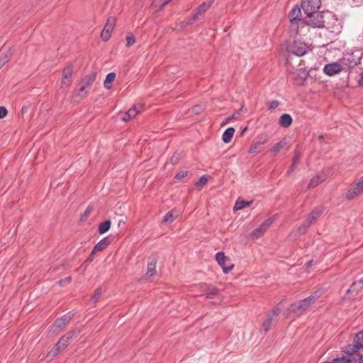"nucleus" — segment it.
<instances>
[{"instance_id": "59", "label": "nucleus", "mask_w": 363, "mask_h": 363, "mask_svg": "<svg viewBox=\"0 0 363 363\" xmlns=\"http://www.w3.org/2000/svg\"><path fill=\"white\" fill-rule=\"evenodd\" d=\"M312 262H313V260H310L309 262H308V263H307L308 267H311L312 265Z\"/></svg>"}, {"instance_id": "43", "label": "nucleus", "mask_w": 363, "mask_h": 363, "mask_svg": "<svg viewBox=\"0 0 363 363\" xmlns=\"http://www.w3.org/2000/svg\"><path fill=\"white\" fill-rule=\"evenodd\" d=\"M206 184H207V179L204 176H202L201 177H200L198 181L196 182L195 186H204Z\"/></svg>"}, {"instance_id": "14", "label": "nucleus", "mask_w": 363, "mask_h": 363, "mask_svg": "<svg viewBox=\"0 0 363 363\" xmlns=\"http://www.w3.org/2000/svg\"><path fill=\"white\" fill-rule=\"evenodd\" d=\"M113 241V237L111 235L103 238L94 247L92 254L104 250Z\"/></svg>"}, {"instance_id": "38", "label": "nucleus", "mask_w": 363, "mask_h": 363, "mask_svg": "<svg viewBox=\"0 0 363 363\" xmlns=\"http://www.w3.org/2000/svg\"><path fill=\"white\" fill-rule=\"evenodd\" d=\"M79 89L77 90V95L81 98H84L87 94V88L79 84Z\"/></svg>"}, {"instance_id": "35", "label": "nucleus", "mask_w": 363, "mask_h": 363, "mask_svg": "<svg viewBox=\"0 0 363 363\" xmlns=\"http://www.w3.org/2000/svg\"><path fill=\"white\" fill-rule=\"evenodd\" d=\"M273 318L271 315H269L267 319L263 323V328L264 330L267 333L269 330L272 323Z\"/></svg>"}, {"instance_id": "54", "label": "nucleus", "mask_w": 363, "mask_h": 363, "mask_svg": "<svg viewBox=\"0 0 363 363\" xmlns=\"http://www.w3.org/2000/svg\"><path fill=\"white\" fill-rule=\"evenodd\" d=\"M161 2V6L163 7L167 5L171 0H160Z\"/></svg>"}, {"instance_id": "20", "label": "nucleus", "mask_w": 363, "mask_h": 363, "mask_svg": "<svg viewBox=\"0 0 363 363\" xmlns=\"http://www.w3.org/2000/svg\"><path fill=\"white\" fill-rule=\"evenodd\" d=\"M292 122H293L292 117L288 113L282 114L280 116L279 121L280 126H281L283 128L289 127L291 125Z\"/></svg>"}, {"instance_id": "9", "label": "nucleus", "mask_w": 363, "mask_h": 363, "mask_svg": "<svg viewBox=\"0 0 363 363\" xmlns=\"http://www.w3.org/2000/svg\"><path fill=\"white\" fill-rule=\"evenodd\" d=\"M353 345H348L345 348V352L349 354L355 353L360 348H363V330L359 332L354 337Z\"/></svg>"}, {"instance_id": "23", "label": "nucleus", "mask_w": 363, "mask_h": 363, "mask_svg": "<svg viewBox=\"0 0 363 363\" xmlns=\"http://www.w3.org/2000/svg\"><path fill=\"white\" fill-rule=\"evenodd\" d=\"M144 105L143 104H135L130 108L128 112V116H130L132 118H134L138 113H140L143 109Z\"/></svg>"}, {"instance_id": "12", "label": "nucleus", "mask_w": 363, "mask_h": 363, "mask_svg": "<svg viewBox=\"0 0 363 363\" xmlns=\"http://www.w3.org/2000/svg\"><path fill=\"white\" fill-rule=\"evenodd\" d=\"M273 221L274 220L272 218H267L258 228H255L252 232L251 235L256 238L262 236L267 231L268 228L272 224Z\"/></svg>"}, {"instance_id": "26", "label": "nucleus", "mask_w": 363, "mask_h": 363, "mask_svg": "<svg viewBox=\"0 0 363 363\" xmlns=\"http://www.w3.org/2000/svg\"><path fill=\"white\" fill-rule=\"evenodd\" d=\"M218 296V289L216 286H208L205 294L206 298L211 299Z\"/></svg>"}, {"instance_id": "31", "label": "nucleus", "mask_w": 363, "mask_h": 363, "mask_svg": "<svg viewBox=\"0 0 363 363\" xmlns=\"http://www.w3.org/2000/svg\"><path fill=\"white\" fill-rule=\"evenodd\" d=\"M177 216H174L173 211H168L163 217L162 218V223H172L176 218Z\"/></svg>"}, {"instance_id": "22", "label": "nucleus", "mask_w": 363, "mask_h": 363, "mask_svg": "<svg viewBox=\"0 0 363 363\" xmlns=\"http://www.w3.org/2000/svg\"><path fill=\"white\" fill-rule=\"evenodd\" d=\"M235 128L233 127L228 128L222 135V140L224 143H228L231 141L234 133H235Z\"/></svg>"}, {"instance_id": "28", "label": "nucleus", "mask_w": 363, "mask_h": 363, "mask_svg": "<svg viewBox=\"0 0 363 363\" xmlns=\"http://www.w3.org/2000/svg\"><path fill=\"white\" fill-rule=\"evenodd\" d=\"M323 294V290L321 289H318L315 291L311 296L307 297L308 301H309L311 305H313L316 300H318Z\"/></svg>"}, {"instance_id": "25", "label": "nucleus", "mask_w": 363, "mask_h": 363, "mask_svg": "<svg viewBox=\"0 0 363 363\" xmlns=\"http://www.w3.org/2000/svg\"><path fill=\"white\" fill-rule=\"evenodd\" d=\"M79 333L80 329L79 328H75L65 333L63 335V337L66 340H67L69 342L73 340L74 337H77Z\"/></svg>"}, {"instance_id": "1", "label": "nucleus", "mask_w": 363, "mask_h": 363, "mask_svg": "<svg viewBox=\"0 0 363 363\" xmlns=\"http://www.w3.org/2000/svg\"><path fill=\"white\" fill-rule=\"evenodd\" d=\"M303 23L314 28H323L325 23L323 12L318 11L313 12V13L306 14L303 19Z\"/></svg>"}, {"instance_id": "58", "label": "nucleus", "mask_w": 363, "mask_h": 363, "mask_svg": "<svg viewBox=\"0 0 363 363\" xmlns=\"http://www.w3.org/2000/svg\"><path fill=\"white\" fill-rule=\"evenodd\" d=\"M122 223H125V221H124L123 220H120L118 221V226H120Z\"/></svg>"}, {"instance_id": "53", "label": "nucleus", "mask_w": 363, "mask_h": 363, "mask_svg": "<svg viewBox=\"0 0 363 363\" xmlns=\"http://www.w3.org/2000/svg\"><path fill=\"white\" fill-rule=\"evenodd\" d=\"M259 144H264L267 141V137L266 136H259Z\"/></svg>"}, {"instance_id": "56", "label": "nucleus", "mask_w": 363, "mask_h": 363, "mask_svg": "<svg viewBox=\"0 0 363 363\" xmlns=\"http://www.w3.org/2000/svg\"><path fill=\"white\" fill-rule=\"evenodd\" d=\"M90 211H91V208L90 207H88L86 211H85V215L86 216H88L89 213H90Z\"/></svg>"}, {"instance_id": "46", "label": "nucleus", "mask_w": 363, "mask_h": 363, "mask_svg": "<svg viewBox=\"0 0 363 363\" xmlns=\"http://www.w3.org/2000/svg\"><path fill=\"white\" fill-rule=\"evenodd\" d=\"M180 159V156L177 153H174L170 158V162L172 164H176Z\"/></svg>"}, {"instance_id": "5", "label": "nucleus", "mask_w": 363, "mask_h": 363, "mask_svg": "<svg viewBox=\"0 0 363 363\" xmlns=\"http://www.w3.org/2000/svg\"><path fill=\"white\" fill-rule=\"evenodd\" d=\"M361 59L362 54L359 53V52L347 53L342 57V63L349 68H353L360 62Z\"/></svg>"}, {"instance_id": "44", "label": "nucleus", "mask_w": 363, "mask_h": 363, "mask_svg": "<svg viewBox=\"0 0 363 363\" xmlns=\"http://www.w3.org/2000/svg\"><path fill=\"white\" fill-rule=\"evenodd\" d=\"M62 350H64L68 345L69 342L66 340L62 336L57 342Z\"/></svg>"}, {"instance_id": "15", "label": "nucleus", "mask_w": 363, "mask_h": 363, "mask_svg": "<svg viewBox=\"0 0 363 363\" xmlns=\"http://www.w3.org/2000/svg\"><path fill=\"white\" fill-rule=\"evenodd\" d=\"M323 211V206H320L314 208L313 210L310 213V214L306 219L307 224H310L311 225L315 220H317L320 217Z\"/></svg>"}, {"instance_id": "40", "label": "nucleus", "mask_w": 363, "mask_h": 363, "mask_svg": "<svg viewBox=\"0 0 363 363\" xmlns=\"http://www.w3.org/2000/svg\"><path fill=\"white\" fill-rule=\"evenodd\" d=\"M351 361L346 357H342L334 359L330 363H350Z\"/></svg>"}, {"instance_id": "10", "label": "nucleus", "mask_w": 363, "mask_h": 363, "mask_svg": "<svg viewBox=\"0 0 363 363\" xmlns=\"http://www.w3.org/2000/svg\"><path fill=\"white\" fill-rule=\"evenodd\" d=\"M363 289V279H361L358 281H354L351 286L347 290L346 296L344 297V299H350L351 297L349 296L350 294H352V298L356 296Z\"/></svg>"}, {"instance_id": "24", "label": "nucleus", "mask_w": 363, "mask_h": 363, "mask_svg": "<svg viewBox=\"0 0 363 363\" xmlns=\"http://www.w3.org/2000/svg\"><path fill=\"white\" fill-rule=\"evenodd\" d=\"M252 203V201H245L242 200L240 198L235 201V206L233 207L234 211H238L242 209L247 206H249Z\"/></svg>"}, {"instance_id": "27", "label": "nucleus", "mask_w": 363, "mask_h": 363, "mask_svg": "<svg viewBox=\"0 0 363 363\" xmlns=\"http://www.w3.org/2000/svg\"><path fill=\"white\" fill-rule=\"evenodd\" d=\"M111 221L110 220H106L101 223L99 225V233L102 235L108 232L111 228Z\"/></svg>"}, {"instance_id": "16", "label": "nucleus", "mask_w": 363, "mask_h": 363, "mask_svg": "<svg viewBox=\"0 0 363 363\" xmlns=\"http://www.w3.org/2000/svg\"><path fill=\"white\" fill-rule=\"evenodd\" d=\"M342 69V67L341 64L334 62L330 63L325 65L323 68L324 72L328 75L332 76L340 72H341Z\"/></svg>"}, {"instance_id": "18", "label": "nucleus", "mask_w": 363, "mask_h": 363, "mask_svg": "<svg viewBox=\"0 0 363 363\" xmlns=\"http://www.w3.org/2000/svg\"><path fill=\"white\" fill-rule=\"evenodd\" d=\"M157 263V259L155 256L149 257L147 266L146 274L149 277H152L156 274V266Z\"/></svg>"}, {"instance_id": "42", "label": "nucleus", "mask_w": 363, "mask_h": 363, "mask_svg": "<svg viewBox=\"0 0 363 363\" xmlns=\"http://www.w3.org/2000/svg\"><path fill=\"white\" fill-rule=\"evenodd\" d=\"M188 174H189L188 171H181L175 175L174 178L177 180H181V179L185 178L186 177H187Z\"/></svg>"}, {"instance_id": "19", "label": "nucleus", "mask_w": 363, "mask_h": 363, "mask_svg": "<svg viewBox=\"0 0 363 363\" xmlns=\"http://www.w3.org/2000/svg\"><path fill=\"white\" fill-rule=\"evenodd\" d=\"M96 74L95 72H91L87 75H86L80 82V84H82L87 89L91 86V84L96 80Z\"/></svg>"}, {"instance_id": "60", "label": "nucleus", "mask_w": 363, "mask_h": 363, "mask_svg": "<svg viewBox=\"0 0 363 363\" xmlns=\"http://www.w3.org/2000/svg\"><path fill=\"white\" fill-rule=\"evenodd\" d=\"M220 303V298H219V300L218 301V302H216V303L219 304Z\"/></svg>"}, {"instance_id": "4", "label": "nucleus", "mask_w": 363, "mask_h": 363, "mask_svg": "<svg viewBox=\"0 0 363 363\" xmlns=\"http://www.w3.org/2000/svg\"><path fill=\"white\" fill-rule=\"evenodd\" d=\"M311 306V303L308 301V299L306 298L303 300L291 304L289 308V311L290 313L299 316L302 315Z\"/></svg>"}, {"instance_id": "2", "label": "nucleus", "mask_w": 363, "mask_h": 363, "mask_svg": "<svg viewBox=\"0 0 363 363\" xmlns=\"http://www.w3.org/2000/svg\"><path fill=\"white\" fill-rule=\"evenodd\" d=\"M286 50L289 52L294 55L302 57L307 53L309 50V47L303 42L294 40L287 45Z\"/></svg>"}, {"instance_id": "29", "label": "nucleus", "mask_w": 363, "mask_h": 363, "mask_svg": "<svg viewBox=\"0 0 363 363\" xmlns=\"http://www.w3.org/2000/svg\"><path fill=\"white\" fill-rule=\"evenodd\" d=\"M116 78V74L114 72L108 73L104 82V87L107 89H109L112 86V82L114 81Z\"/></svg>"}, {"instance_id": "37", "label": "nucleus", "mask_w": 363, "mask_h": 363, "mask_svg": "<svg viewBox=\"0 0 363 363\" xmlns=\"http://www.w3.org/2000/svg\"><path fill=\"white\" fill-rule=\"evenodd\" d=\"M101 294H102L101 288H98L95 291L94 295L91 297L90 301L94 302V303L96 302L100 298Z\"/></svg>"}, {"instance_id": "39", "label": "nucleus", "mask_w": 363, "mask_h": 363, "mask_svg": "<svg viewBox=\"0 0 363 363\" xmlns=\"http://www.w3.org/2000/svg\"><path fill=\"white\" fill-rule=\"evenodd\" d=\"M311 226L310 224H307V222L305 220L303 224L299 226V228H298V232L300 233V234H305L306 230Z\"/></svg>"}, {"instance_id": "3", "label": "nucleus", "mask_w": 363, "mask_h": 363, "mask_svg": "<svg viewBox=\"0 0 363 363\" xmlns=\"http://www.w3.org/2000/svg\"><path fill=\"white\" fill-rule=\"evenodd\" d=\"M214 0H209L206 2L202 3L201 5L198 6V8L194 11L193 16L186 20V25H191L194 21L199 20L201 17L203 16L206 11L211 8L213 5Z\"/></svg>"}, {"instance_id": "30", "label": "nucleus", "mask_w": 363, "mask_h": 363, "mask_svg": "<svg viewBox=\"0 0 363 363\" xmlns=\"http://www.w3.org/2000/svg\"><path fill=\"white\" fill-rule=\"evenodd\" d=\"M286 145V140H281L279 143H276L272 148L271 151L276 155L278 153L284 146Z\"/></svg>"}, {"instance_id": "13", "label": "nucleus", "mask_w": 363, "mask_h": 363, "mask_svg": "<svg viewBox=\"0 0 363 363\" xmlns=\"http://www.w3.org/2000/svg\"><path fill=\"white\" fill-rule=\"evenodd\" d=\"M73 74V66L71 64L67 65L62 71V87L63 85L68 86L72 82Z\"/></svg>"}, {"instance_id": "6", "label": "nucleus", "mask_w": 363, "mask_h": 363, "mask_svg": "<svg viewBox=\"0 0 363 363\" xmlns=\"http://www.w3.org/2000/svg\"><path fill=\"white\" fill-rule=\"evenodd\" d=\"M321 6V0H302L301 9L304 13H313V12L318 11Z\"/></svg>"}, {"instance_id": "48", "label": "nucleus", "mask_w": 363, "mask_h": 363, "mask_svg": "<svg viewBox=\"0 0 363 363\" xmlns=\"http://www.w3.org/2000/svg\"><path fill=\"white\" fill-rule=\"evenodd\" d=\"M8 114V111L4 106H0V119L4 118Z\"/></svg>"}, {"instance_id": "8", "label": "nucleus", "mask_w": 363, "mask_h": 363, "mask_svg": "<svg viewBox=\"0 0 363 363\" xmlns=\"http://www.w3.org/2000/svg\"><path fill=\"white\" fill-rule=\"evenodd\" d=\"M116 19L115 17L110 16L106 21V23L101 31V38L104 41H108L111 36L112 32L116 26Z\"/></svg>"}, {"instance_id": "17", "label": "nucleus", "mask_w": 363, "mask_h": 363, "mask_svg": "<svg viewBox=\"0 0 363 363\" xmlns=\"http://www.w3.org/2000/svg\"><path fill=\"white\" fill-rule=\"evenodd\" d=\"M301 10L298 5H295L289 12V17L291 23H298L301 21Z\"/></svg>"}, {"instance_id": "32", "label": "nucleus", "mask_w": 363, "mask_h": 363, "mask_svg": "<svg viewBox=\"0 0 363 363\" xmlns=\"http://www.w3.org/2000/svg\"><path fill=\"white\" fill-rule=\"evenodd\" d=\"M243 108H244V106H242L241 108L238 111H236L233 115H231V116H228V118H226L221 123V125L223 126V125H226L231 119L235 118L238 115H240V112L243 111Z\"/></svg>"}, {"instance_id": "41", "label": "nucleus", "mask_w": 363, "mask_h": 363, "mask_svg": "<svg viewBox=\"0 0 363 363\" xmlns=\"http://www.w3.org/2000/svg\"><path fill=\"white\" fill-rule=\"evenodd\" d=\"M301 157V152L297 150H295L294 155L292 159V163L297 164L300 162Z\"/></svg>"}, {"instance_id": "51", "label": "nucleus", "mask_w": 363, "mask_h": 363, "mask_svg": "<svg viewBox=\"0 0 363 363\" xmlns=\"http://www.w3.org/2000/svg\"><path fill=\"white\" fill-rule=\"evenodd\" d=\"M130 119H132V118L130 117V116H128V112H125L124 116L122 118V121H125V122H127L128 121H130Z\"/></svg>"}, {"instance_id": "7", "label": "nucleus", "mask_w": 363, "mask_h": 363, "mask_svg": "<svg viewBox=\"0 0 363 363\" xmlns=\"http://www.w3.org/2000/svg\"><path fill=\"white\" fill-rule=\"evenodd\" d=\"M216 259L218 264L222 267L225 274L228 273L234 267V264L230 262V258L225 256L223 252L216 253Z\"/></svg>"}, {"instance_id": "61", "label": "nucleus", "mask_w": 363, "mask_h": 363, "mask_svg": "<svg viewBox=\"0 0 363 363\" xmlns=\"http://www.w3.org/2000/svg\"><path fill=\"white\" fill-rule=\"evenodd\" d=\"M3 65L0 62V69L2 67Z\"/></svg>"}, {"instance_id": "55", "label": "nucleus", "mask_w": 363, "mask_h": 363, "mask_svg": "<svg viewBox=\"0 0 363 363\" xmlns=\"http://www.w3.org/2000/svg\"><path fill=\"white\" fill-rule=\"evenodd\" d=\"M94 254H92V252H91V255L87 258V262H91L93 260V259H94Z\"/></svg>"}, {"instance_id": "49", "label": "nucleus", "mask_w": 363, "mask_h": 363, "mask_svg": "<svg viewBox=\"0 0 363 363\" xmlns=\"http://www.w3.org/2000/svg\"><path fill=\"white\" fill-rule=\"evenodd\" d=\"M279 312L280 309L278 307H274L272 310V314L270 315L272 316V318H274V317H276L279 315Z\"/></svg>"}, {"instance_id": "34", "label": "nucleus", "mask_w": 363, "mask_h": 363, "mask_svg": "<svg viewBox=\"0 0 363 363\" xmlns=\"http://www.w3.org/2000/svg\"><path fill=\"white\" fill-rule=\"evenodd\" d=\"M320 182H321V180L318 175L313 177L311 179V181L308 185V188H315L320 183Z\"/></svg>"}, {"instance_id": "57", "label": "nucleus", "mask_w": 363, "mask_h": 363, "mask_svg": "<svg viewBox=\"0 0 363 363\" xmlns=\"http://www.w3.org/2000/svg\"><path fill=\"white\" fill-rule=\"evenodd\" d=\"M360 77H361V79L359 81V84L362 85L363 83V73L361 74Z\"/></svg>"}, {"instance_id": "21", "label": "nucleus", "mask_w": 363, "mask_h": 363, "mask_svg": "<svg viewBox=\"0 0 363 363\" xmlns=\"http://www.w3.org/2000/svg\"><path fill=\"white\" fill-rule=\"evenodd\" d=\"M362 193H363V190H360L359 185L356 184L354 186L348 190L346 198L349 200H352Z\"/></svg>"}, {"instance_id": "11", "label": "nucleus", "mask_w": 363, "mask_h": 363, "mask_svg": "<svg viewBox=\"0 0 363 363\" xmlns=\"http://www.w3.org/2000/svg\"><path fill=\"white\" fill-rule=\"evenodd\" d=\"M74 316V314L72 313H67V314H65L60 318H57L55 323L52 325V328L55 330V329L59 328L62 329L64 328L67 325V324L70 322V320L72 319Z\"/></svg>"}, {"instance_id": "50", "label": "nucleus", "mask_w": 363, "mask_h": 363, "mask_svg": "<svg viewBox=\"0 0 363 363\" xmlns=\"http://www.w3.org/2000/svg\"><path fill=\"white\" fill-rule=\"evenodd\" d=\"M296 164H294V163H291V166L289 167V170L287 172V174H290L291 173H292L293 172H294V170L296 169Z\"/></svg>"}, {"instance_id": "52", "label": "nucleus", "mask_w": 363, "mask_h": 363, "mask_svg": "<svg viewBox=\"0 0 363 363\" xmlns=\"http://www.w3.org/2000/svg\"><path fill=\"white\" fill-rule=\"evenodd\" d=\"M257 152V144L252 145L250 147L249 152Z\"/></svg>"}, {"instance_id": "47", "label": "nucleus", "mask_w": 363, "mask_h": 363, "mask_svg": "<svg viewBox=\"0 0 363 363\" xmlns=\"http://www.w3.org/2000/svg\"><path fill=\"white\" fill-rule=\"evenodd\" d=\"M71 279H72L71 277H67L65 279H60L58 281V284L60 286H65L66 284H69L71 281Z\"/></svg>"}, {"instance_id": "33", "label": "nucleus", "mask_w": 363, "mask_h": 363, "mask_svg": "<svg viewBox=\"0 0 363 363\" xmlns=\"http://www.w3.org/2000/svg\"><path fill=\"white\" fill-rule=\"evenodd\" d=\"M126 47L130 48L135 43V38L132 33H128L126 35Z\"/></svg>"}, {"instance_id": "45", "label": "nucleus", "mask_w": 363, "mask_h": 363, "mask_svg": "<svg viewBox=\"0 0 363 363\" xmlns=\"http://www.w3.org/2000/svg\"><path fill=\"white\" fill-rule=\"evenodd\" d=\"M279 101L277 100H274L269 103L268 108L269 109H275L279 106Z\"/></svg>"}, {"instance_id": "62", "label": "nucleus", "mask_w": 363, "mask_h": 363, "mask_svg": "<svg viewBox=\"0 0 363 363\" xmlns=\"http://www.w3.org/2000/svg\"><path fill=\"white\" fill-rule=\"evenodd\" d=\"M323 363H330V362H323Z\"/></svg>"}, {"instance_id": "36", "label": "nucleus", "mask_w": 363, "mask_h": 363, "mask_svg": "<svg viewBox=\"0 0 363 363\" xmlns=\"http://www.w3.org/2000/svg\"><path fill=\"white\" fill-rule=\"evenodd\" d=\"M61 350H62L61 347L57 343H56L55 345V346L53 347V348L51 350V351L48 353V357H55L56 355H57L59 354V352Z\"/></svg>"}]
</instances>
